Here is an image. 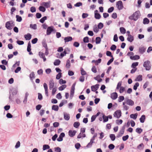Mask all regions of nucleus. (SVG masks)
Returning <instances> with one entry per match:
<instances>
[{
    "label": "nucleus",
    "mask_w": 152,
    "mask_h": 152,
    "mask_svg": "<svg viewBox=\"0 0 152 152\" xmlns=\"http://www.w3.org/2000/svg\"><path fill=\"white\" fill-rule=\"evenodd\" d=\"M140 16L141 14L140 11L138 10L136 11L132 15L129 16V18L130 20L136 21L137 20Z\"/></svg>",
    "instance_id": "f257e3e1"
},
{
    "label": "nucleus",
    "mask_w": 152,
    "mask_h": 152,
    "mask_svg": "<svg viewBox=\"0 0 152 152\" xmlns=\"http://www.w3.org/2000/svg\"><path fill=\"white\" fill-rule=\"evenodd\" d=\"M143 66L145 68L146 70H149L151 68V64L150 61L147 60L145 61L143 63Z\"/></svg>",
    "instance_id": "f03ea898"
},
{
    "label": "nucleus",
    "mask_w": 152,
    "mask_h": 152,
    "mask_svg": "<svg viewBox=\"0 0 152 152\" xmlns=\"http://www.w3.org/2000/svg\"><path fill=\"white\" fill-rule=\"evenodd\" d=\"M53 28L54 27L53 26H50L48 27L46 31L47 35H50L51 33L54 31V32H55L56 30H54Z\"/></svg>",
    "instance_id": "7ed1b4c3"
},
{
    "label": "nucleus",
    "mask_w": 152,
    "mask_h": 152,
    "mask_svg": "<svg viewBox=\"0 0 152 152\" xmlns=\"http://www.w3.org/2000/svg\"><path fill=\"white\" fill-rule=\"evenodd\" d=\"M116 6L119 10H122L124 7L122 2L121 1H118L116 2Z\"/></svg>",
    "instance_id": "20e7f679"
},
{
    "label": "nucleus",
    "mask_w": 152,
    "mask_h": 152,
    "mask_svg": "<svg viewBox=\"0 0 152 152\" xmlns=\"http://www.w3.org/2000/svg\"><path fill=\"white\" fill-rule=\"evenodd\" d=\"M121 111L120 110H118L115 112V117L118 119L121 116Z\"/></svg>",
    "instance_id": "39448f33"
},
{
    "label": "nucleus",
    "mask_w": 152,
    "mask_h": 152,
    "mask_svg": "<svg viewBox=\"0 0 152 152\" xmlns=\"http://www.w3.org/2000/svg\"><path fill=\"white\" fill-rule=\"evenodd\" d=\"M126 103L131 106H132L134 104V102L132 100L129 99H127L126 100Z\"/></svg>",
    "instance_id": "423d86ee"
},
{
    "label": "nucleus",
    "mask_w": 152,
    "mask_h": 152,
    "mask_svg": "<svg viewBox=\"0 0 152 152\" xmlns=\"http://www.w3.org/2000/svg\"><path fill=\"white\" fill-rule=\"evenodd\" d=\"M65 136V133L64 132H62L60 134L59 137L57 139V140L58 142L61 141L63 140V137Z\"/></svg>",
    "instance_id": "0eeeda50"
},
{
    "label": "nucleus",
    "mask_w": 152,
    "mask_h": 152,
    "mask_svg": "<svg viewBox=\"0 0 152 152\" xmlns=\"http://www.w3.org/2000/svg\"><path fill=\"white\" fill-rule=\"evenodd\" d=\"M98 11L96 10L94 11V18L96 19H99L101 18V15L100 14L98 13Z\"/></svg>",
    "instance_id": "6e6552de"
},
{
    "label": "nucleus",
    "mask_w": 152,
    "mask_h": 152,
    "mask_svg": "<svg viewBox=\"0 0 152 152\" xmlns=\"http://www.w3.org/2000/svg\"><path fill=\"white\" fill-rule=\"evenodd\" d=\"M99 84H96L95 85L91 86V91H95L99 88Z\"/></svg>",
    "instance_id": "1a4fd4ad"
},
{
    "label": "nucleus",
    "mask_w": 152,
    "mask_h": 152,
    "mask_svg": "<svg viewBox=\"0 0 152 152\" xmlns=\"http://www.w3.org/2000/svg\"><path fill=\"white\" fill-rule=\"evenodd\" d=\"M76 133V131L75 130H70L68 132L69 135L71 137H73L75 135Z\"/></svg>",
    "instance_id": "9d476101"
},
{
    "label": "nucleus",
    "mask_w": 152,
    "mask_h": 152,
    "mask_svg": "<svg viewBox=\"0 0 152 152\" xmlns=\"http://www.w3.org/2000/svg\"><path fill=\"white\" fill-rule=\"evenodd\" d=\"M49 88L50 90L52 89L54 86V82L53 79H51L49 83Z\"/></svg>",
    "instance_id": "9b49d317"
},
{
    "label": "nucleus",
    "mask_w": 152,
    "mask_h": 152,
    "mask_svg": "<svg viewBox=\"0 0 152 152\" xmlns=\"http://www.w3.org/2000/svg\"><path fill=\"white\" fill-rule=\"evenodd\" d=\"M146 49V48L144 47H140L139 48V51L140 54H142L145 51Z\"/></svg>",
    "instance_id": "f8f14e48"
},
{
    "label": "nucleus",
    "mask_w": 152,
    "mask_h": 152,
    "mask_svg": "<svg viewBox=\"0 0 152 152\" xmlns=\"http://www.w3.org/2000/svg\"><path fill=\"white\" fill-rule=\"evenodd\" d=\"M127 39L129 42H132L134 40V37L131 34H128V37Z\"/></svg>",
    "instance_id": "ddd939ff"
},
{
    "label": "nucleus",
    "mask_w": 152,
    "mask_h": 152,
    "mask_svg": "<svg viewBox=\"0 0 152 152\" xmlns=\"http://www.w3.org/2000/svg\"><path fill=\"white\" fill-rule=\"evenodd\" d=\"M5 27L9 30H11L12 29L10 21H7L6 23Z\"/></svg>",
    "instance_id": "4468645a"
},
{
    "label": "nucleus",
    "mask_w": 152,
    "mask_h": 152,
    "mask_svg": "<svg viewBox=\"0 0 152 152\" xmlns=\"http://www.w3.org/2000/svg\"><path fill=\"white\" fill-rule=\"evenodd\" d=\"M72 39V37L70 36H68L64 38V40L65 42H68L71 41Z\"/></svg>",
    "instance_id": "2eb2a0df"
},
{
    "label": "nucleus",
    "mask_w": 152,
    "mask_h": 152,
    "mask_svg": "<svg viewBox=\"0 0 152 152\" xmlns=\"http://www.w3.org/2000/svg\"><path fill=\"white\" fill-rule=\"evenodd\" d=\"M130 58L131 60H137L139 59L140 57L139 56L136 55L133 56H130Z\"/></svg>",
    "instance_id": "dca6fc26"
},
{
    "label": "nucleus",
    "mask_w": 152,
    "mask_h": 152,
    "mask_svg": "<svg viewBox=\"0 0 152 152\" xmlns=\"http://www.w3.org/2000/svg\"><path fill=\"white\" fill-rule=\"evenodd\" d=\"M24 38L26 40H30L31 38V35L29 33H28L24 35Z\"/></svg>",
    "instance_id": "f3484780"
},
{
    "label": "nucleus",
    "mask_w": 152,
    "mask_h": 152,
    "mask_svg": "<svg viewBox=\"0 0 152 152\" xmlns=\"http://www.w3.org/2000/svg\"><path fill=\"white\" fill-rule=\"evenodd\" d=\"M64 118L66 120L68 121L69 119L70 116L69 115V114H67L66 113L64 112Z\"/></svg>",
    "instance_id": "a211bd4d"
},
{
    "label": "nucleus",
    "mask_w": 152,
    "mask_h": 152,
    "mask_svg": "<svg viewBox=\"0 0 152 152\" xmlns=\"http://www.w3.org/2000/svg\"><path fill=\"white\" fill-rule=\"evenodd\" d=\"M94 79L97 80L99 83H100L102 81V79L100 78V76L99 75H98L96 77H94Z\"/></svg>",
    "instance_id": "6ab92c4d"
},
{
    "label": "nucleus",
    "mask_w": 152,
    "mask_h": 152,
    "mask_svg": "<svg viewBox=\"0 0 152 152\" xmlns=\"http://www.w3.org/2000/svg\"><path fill=\"white\" fill-rule=\"evenodd\" d=\"M42 43V45L45 48V49L48 48L46 42V40L45 39L43 40Z\"/></svg>",
    "instance_id": "aec40b11"
},
{
    "label": "nucleus",
    "mask_w": 152,
    "mask_h": 152,
    "mask_svg": "<svg viewBox=\"0 0 152 152\" xmlns=\"http://www.w3.org/2000/svg\"><path fill=\"white\" fill-rule=\"evenodd\" d=\"M145 119V116L144 115H142L140 118V122L141 123H143Z\"/></svg>",
    "instance_id": "412c9836"
},
{
    "label": "nucleus",
    "mask_w": 152,
    "mask_h": 152,
    "mask_svg": "<svg viewBox=\"0 0 152 152\" xmlns=\"http://www.w3.org/2000/svg\"><path fill=\"white\" fill-rule=\"evenodd\" d=\"M59 109L58 106V105H53L52 107V109L56 111L58 110Z\"/></svg>",
    "instance_id": "4be33fe9"
},
{
    "label": "nucleus",
    "mask_w": 152,
    "mask_h": 152,
    "mask_svg": "<svg viewBox=\"0 0 152 152\" xmlns=\"http://www.w3.org/2000/svg\"><path fill=\"white\" fill-rule=\"evenodd\" d=\"M137 116V113L135 114H131L130 115V117L131 118H133L134 120L136 119Z\"/></svg>",
    "instance_id": "5701e85b"
},
{
    "label": "nucleus",
    "mask_w": 152,
    "mask_h": 152,
    "mask_svg": "<svg viewBox=\"0 0 152 152\" xmlns=\"http://www.w3.org/2000/svg\"><path fill=\"white\" fill-rule=\"evenodd\" d=\"M150 22L149 20L147 18H144L143 20V23L144 24H148Z\"/></svg>",
    "instance_id": "b1692460"
},
{
    "label": "nucleus",
    "mask_w": 152,
    "mask_h": 152,
    "mask_svg": "<svg viewBox=\"0 0 152 152\" xmlns=\"http://www.w3.org/2000/svg\"><path fill=\"white\" fill-rule=\"evenodd\" d=\"M42 5H44L46 8H48L50 7V2H43L42 3Z\"/></svg>",
    "instance_id": "393cba45"
},
{
    "label": "nucleus",
    "mask_w": 152,
    "mask_h": 152,
    "mask_svg": "<svg viewBox=\"0 0 152 152\" xmlns=\"http://www.w3.org/2000/svg\"><path fill=\"white\" fill-rule=\"evenodd\" d=\"M50 148V146L48 145L45 144L43 145L42 149L43 151H45Z\"/></svg>",
    "instance_id": "a878e982"
},
{
    "label": "nucleus",
    "mask_w": 152,
    "mask_h": 152,
    "mask_svg": "<svg viewBox=\"0 0 152 152\" xmlns=\"http://www.w3.org/2000/svg\"><path fill=\"white\" fill-rule=\"evenodd\" d=\"M142 76L141 75H138L135 79L136 81H141L142 80Z\"/></svg>",
    "instance_id": "bb28decb"
},
{
    "label": "nucleus",
    "mask_w": 152,
    "mask_h": 152,
    "mask_svg": "<svg viewBox=\"0 0 152 152\" xmlns=\"http://www.w3.org/2000/svg\"><path fill=\"white\" fill-rule=\"evenodd\" d=\"M61 63V61L59 59H56L54 62V65L55 66L59 65Z\"/></svg>",
    "instance_id": "cd10ccee"
},
{
    "label": "nucleus",
    "mask_w": 152,
    "mask_h": 152,
    "mask_svg": "<svg viewBox=\"0 0 152 152\" xmlns=\"http://www.w3.org/2000/svg\"><path fill=\"white\" fill-rule=\"evenodd\" d=\"M66 87V85L65 84H64L59 87L58 89L59 91H62Z\"/></svg>",
    "instance_id": "c85d7f7f"
},
{
    "label": "nucleus",
    "mask_w": 152,
    "mask_h": 152,
    "mask_svg": "<svg viewBox=\"0 0 152 152\" xmlns=\"http://www.w3.org/2000/svg\"><path fill=\"white\" fill-rule=\"evenodd\" d=\"M101 41V38L99 37H97L96 38V44H99Z\"/></svg>",
    "instance_id": "c756f323"
},
{
    "label": "nucleus",
    "mask_w": 152,
    "mask_h": 152,
    "mask_svg": "<svg viewBox=\"0 0 152 152\" xmlns=\"http://www.w3.org/2000/svg\"><path fill=\"white\" fill-rule=\"evenodd\" d=\"M71 66L70 62L69 59H68L67 60L66 62V68H70Z\"/></svg>",
    "instance_id": "7c9ffc66"
},
{
    "label": "nucleus",
    "mask_w": 152,
    "mask_h": 152,
    "mask_svg": "<svg viewBox=\"0 0 152 152\" xmlns=\"http://www.w3.org/2000/svg\"><path fill=\"white\" fill-rule=\"evenodd\" d=\"M16 20L17 22H20L22 20V17L21 16H19L18 15H16Z\"/></svg>",
    "instance_id": "2f4dec72"
},
{
    "label": "nucleus",
    "mask_w": 152,
    "mask_h": 152,
    "mask_svg": "<svg viewBox=\"0 0 152 152\" xmlns=\"http://www.w3.org/2000/svg\"><path fill=\"white\" fill-rule=\"evenodd\" d=\"M39 10L40 11L43 12H44L46 10L45 8L42 6H40L39 7Z\"/></svg>",
    "instance_id": "473e14b6"
},
{
    "label": "nucleus",
    "mask_w": 152,
    "mask_h": 152,
    "mask_svg": "<svg viewBox=\"0 0 152 152\" xmlns=\"http://www.w3.org/2000/svg\"><path fill=\"white\" fill-rule=\"evenodd\" d=\"M138 64L139 63L138 62L133 63L131 65V67L134 69L137 68L136 66L138 65Z\"/></svg>",
    "instance_id": "72a5a7b5"
},
{
    "label": "nucleus",
    "mask_w": 152,
    "mask_h": 152,
    "mask_svg": "<svg viewBox=\"0 0 152 152\" xmlns=\"http://www.w3.org/2000/svg\"><path fill=\"white\" fill-rule=\"evenodd\" d=\"M64 103H67V101L65 100H63L60 103L59 105V106L60 107H62L64 104Z\"/></svg>",
    "instance_id": "f704fd0d"
},
{
    "label": "nucleus",
    "mask_w": 152,
    "mask_h": 152,
    "mask_svg": "<svg viewBox=\"0 0 152 152\" xmlns=\"http://www.w3.org/2000/svg\"><path fill=\"white\" fill-rule=\"evenodd\" d=\"M81 74L83 76L86 74L87 73L82 67L80 68Z\"/></svg>",
    "instance_id": "c9c22d12"
},
{
    "label": "nucleus",
    "mask_w": 152,
    "mask_h": 152,
    "mask_svg": "<svg viewBox=\"0 0 152 152\" xmlns=\"http://www.w3.org/2000/svg\"><path fill=\"white\" fill-rule=\"evenodd\" d=\"M125 91V87L123 86H122L120 88L119 90V92L120 93H122Z\"/></svg>",
    "instance_id": "e433bc0d"
},
{
    "label": "nucleus",
    "mask_w": 152,
    "mask_h": 152,
    "mask_svg": "<svg viewBox=\"0 0 152 152\" xmlns=\"http://www.w3.org/2000/svg\"><path fill=\"white\" fill-rule=\"evenodd\" d=\"M47 19V17L46 16H45L42 18L40 20L39 22L42 23H43Z\"/></svg>",
    "instance_id": "4c0bfd02"
},
{
    "label": "nucleus",
    "mask_w": 152,
    "mask_h": 152,
    "mask_svg": "<svg viewBox=\"0 0 152 152\" xmlns=\"http://www.w3.org/2000/svg\"><path fill=\"white\" fill-rule=\"evenodd\" d=\"M115 122L117 125H120L122 124L123 121L121 119H117L116 120Z\"/></svg>",
    "instance_id": "58836bf2"
},
{
    "label": "nucleus",
    "mask_w": 152,
    "mask_h": 152,
    "mask_svg": "<svg viewBox=\"0 0 152 152\" xmlns=\"http://www.w3.org/2000/svg\"><path fill=\"white\" fill-rule=\"evenodd\" d=\"M80 125V123L79 122H76L74 123L73 126L74 127L77 128Z\"/></svg>",
    "instance_id": "ea45409f"
},
{
    "label": "nucleus",
    "mask_w": 152,
    "mask_h": 152,
    "mask_svg": "<svg viewBox=\"0 0 152 152\" xmlns=\"http://www.w3.org/2000/svg\"><path fill=\"white\" fill-rule=\"evenodd\" d=\"M122 83V81H120L119 82L117 85L116 88V90H118L120 88H121V87H122L121 86V85Z\"/></svg>",
    "instance_id": "a19ab883"
},
{
    "label": "nucleus",
    "mask_w": 152,
    "mask_h": 152,
    "mask_svg": "<svg viewBox=\"0 0 152 152\" xmlns=\"http://www.w3.org/2000/svg\"><path fill=\"white\" fill-rule=\"evenodd\" d=\"M69 53H67L66 52V51H64L63 52V53H62L60 54V56L61 57H60V58H62L63 57L65 56L66 54H69Z\"/></svg>",
    "instance_id": "79ce46f5"
},
{
    "label": "nucleus",
    "mask_w": 152,
    "mask_h": 152,
    "mask_svg": "<svg viewBox=\"0 0 152 152\" xmlns=\"http://www.w3.org/2000/svg\"><path fill=\"white\" fill-rule=\"evenodd\" d=\"M120 32L122 34H125L126 32L125 29L123 27H121L120 28Z\"/></svg>",
    "instance_id": "37998d69"
},
{
    "label": "nucleus",
    "mask_w": 152,
    "mask_h": 152,
    "mask_svg": "<svg viewBox=\"0 0 152 152\" xmlns=\"http://www.w3.org/2000/svg\"><path fill=\"white\" fill-rule=\"evenodd\" d=\"M102 118L103 119V122H105L108 121V117L105 116L104 115H103L102 116Z\"/></svg>",
    "instance_id": "c03bdc74"
},
{
    "label": "nucleus",
    "mask_w": 152,
    "mask_h": 152,
    "mask_svg": "<svg viewBox=\"0 0 152 152\" xmlns=\"http://www.w3.org/2000/svg\"><path fill=\"white\" fill-rule=\"evenodd\" d=\"M84 43H88L89 42V38L88 37H84L83 39Z\"/></svg>",
    "instance_id": "a18cd8bd"
},
{
    "label": "nucleus",
    "mask_w": 152,
    "mask_h": 152,
    "mask_svg": "<svg viewBox=\"0 0 152 152\" xmlns=\"http://www.w3.org/2000/svg\"><path fill=\"white\" fill-rule=\"evenodd\" d=\"M18 92L17 89L15 88L12 90V94L13 96L17 94Z\"/></svg>",
    "instance_id": "49530a36"
},
{
    "label": "nucleus",
    "mask_w": 152,
    "mask_h": 152,
    "mask_svg": "<svg viewBox=\"0 0 152 152\" xmlns=\"http://www.w3.org/2000/svg\"><path fill=\"white\" fill-rule=\"evenodd\" d=\"M142 131V129L140 128H138L136 129V132L138 134H140Z\"/></svg>",
    "instance_id": "de8ad7c7"
},
{
    "label": "nucleus",
    "mask_w": 152,
    "mask_h": 152,
    "mask_svg": "<svg viewBox=\"0 0 152 152\" xmlns=\"http://www.w3.org/2000/svg\"><path fill=\"white\" fill-rule=\"evenodd\" d=\"M124 99V97L123 96H120L118 97V102H122Z\"/></svg>",
    "instance_id": "09e8293b"
},
{
    "label": "nucleus",
    "mask_w": 152,
    "mask_h": 152,
    "mask_svg": "<svg viewBox=\"0 0 152 152\" xmlns=\"http://www.w3.org/2000/svg\"><path fill=\"white\" fill-rule=\"evenodd\" d=\"M139 84L138 82H136L133 86V89L136 90L137 89V87L139 86Z\"/></svg>",
    "instance_id": "8fccbe9b"
},
{
    "label": "nucleus",
    "mask_w": 152,
    "mask_h": 152,
    "mask_svg": "<svg viewBox=\"0 0 152 152\" xmlns=\"http://www.w3.org/2000/svg\"><path fill=\"white\" fill-rule=\"evenodd\" d=\"M30 27L34 30H36L37 29V26L35 24L33 25L31 24L30 25Z\"/></svg>",
    "instance_id": "3c124183"
},
{
    "label": "nucleus",
    "mask_w": 152,
    "mask_h": 152,
    "mask_svg": "<svg viewBox=\"0 0 152 152\" xmlns=\"http://www.w3.org/2000/svg\"><path fill=\"white\" fill-rule=\"evenodd\" d=\"M62 74L61 73H59L56 76V79L57 80L60 79V78L62 77Z\"/></svg>",
    "instance_id": "603ef678"
},
{
    "label": "nucleus",
    "mask_w": 152,
    "mask_h": 152,
    "mask_svg": "<svg viewBox=\"0 0 152 152\" xmlns=\"http://www.w3.org/2000/svg\"><path fill=\"white\" fill-rule=\"evenodd\" d=\"M59 83L61 84H65L66 83V81L62 79H60L59 81Z\"/></svg>",
    "instance_id": "864d4df0"
},
{
    "label": "nucleus",
    "mask_w": 152,
    "mask_h": 152,
    "mask_svg": "<svg viewBox=\"0 0 152 152\" xmlns=\"http://www.w3.org/2000/svg\"><path fill=\"white\" fill-rule=\"evenodd\" d=\"M124 132H123L121 131L120 130L119 132L118 133V134L117 135L116 137H121L122 135L124 134Z\"/></svg>",
    "instance_id": "5fc2aeb1"
},
{
    "label": "nucleus",
    "mask_w": 152,
    "mask_h": 152,
    "mask_svg": "<svg viewBox=\"0 0 152 152\" xmlns=\"http://www.w3.org/2000/svg\"><path fill=\"white\" fill-rule=\"evenodd\" d=\"M103 24L101 22H100L99 23L98 25V28L99 29H102L103 27Z\"/></svg>",
    "instance_id": "6e6d98bb"
},
{
    "label": "nucleus",
    "mask_w": 152,
    "mask_h": 152,
    "mask_svg": "<svg viewBox=\"0 0 152 152\" xmlns=\"http://www.w3.org/2000/svg\"><path fill=\"white\" fill-rule=\"evenodd\" d=\"M30 78L31 79H32V78H35V74L33 72H32L30 75Z\"/></svg>",
    "instance_id": "4d7b16f0"
},
{
    "label": "nucleus",
    "mask_w": 152,
    "mask_h": 152,
    "mask_svg": "<svg viewBox=\"0 0 152 152\" xmlns=\"http://www.w3.org/2000/svg\"><path fill=\"white\" fill-rule=\"evenodd\" d=\"M114 10V7H111L109 8L107 10V12L109 13H111Z\"/></svg>",
    "instance_id": "13d9d810"
},
{
    "label": "nucleus",
    "mask_w": 152,
    "mask_h": 152,
    "mask_svg": "<svg viewBox=\"0 0 152 152\" xmlns=\"http://www.w3.org/2000/svg\"><path fill=\"white\" fill-rule=\"evenodd\" d=\"M91 71L94 73H96L97 72L96 68L95 66H93L91 69Z\"/></svg>",
    "instance_id": "bf43d9fd"
},
{
    "label": "nucleus",
    "mask_w": 152,
    "mask_h": 152,
    "mask_svg": "<svg viewBox=\"0 0 152 152\" xmlns=\"http://www.w3.org/2000/svg\"><path fill=\"white\" fill-rule=\"evenodd\" d=\"M82 3L81 2H78L75 4L74 6L75 7H79L82 6Z\"/></svg>",
    "instance_id": "052dcab7"
},
{
    "label": "nucleus",
    "mask_w": 152,
    "mask_h": 152,
    "mask_svg": "<svg viewBox=\"0 0 152 152\" xmlns=\"http://www.w3.org/2000/svg\"><path fill=\"white\" fill-rule=\"evenodd\" d=\"M114 60V58L113 57H112L108 61L107 63V64L108 65H109L111 63H112L113 61Z\"/></svg>",
    "instance_id": "680f3d73"
},
{
    "label": "nucleus",
    "mask_w": 152,
    "mask_h": 152,
    "mask_svg": "<svg viewBox=\"0 0 152 152\" xmlns=\"http://www.w3.org/2000/svg\"><path fill=\"white\" fill-rule=\"evenodd\" d=\"M38 39L37 38H34L32 39L31 40V43L33 44H36L37 42Z\"/></svg>",
    "instance_id": "e2e57ef3"
},
{
    "label": "nucleus",
    "mask_w": 152,
    "mask_h": 152,
    "mask_svg": "<svg viewBox=\"0 0 152 152\" xmlns=\"http://www.w3.org/2000/svg\"><path fill=\"white\" fill-rule=\"evenodd\" d=\"M86 44L84 43H82V46L83 49L85 51H86Z\"/></svg>",
    "instance_id": "0e129e2a"
},
{
    "label": "nucleus",
    "mask_w": 152,
    "mask_h": 152,
    "mask_svg": "<svg viewBox=\"0 0 152 152\" xmlns=\"http://www.w3.org/2000/svg\"><path fill=\"white\" fill-rule=\"evenodd\" d=\"M129 136L126 135V136H124L122 137V140L123 141H125L127 140L129 138Z\"/></svg>",
    "instance_id": "69168bd1"
},
{
    "label": "nucleus",
    "mask_w": 152,
    "mask_h": 152,
    "mask_svg": "<svg viewBox=\"0 0 152 152\" xmlns=\"http://www.w3.org/2000/svg\"><path fill=\"white\" fill-rule=\"evenodd\" d=\"M42 16V14L40 13L37 12L36 14V18H40Z\"/></svg>",
    "instance_id": "338daca9"
},
{
    "label": "nucleus",
    "mask_w": 152,
    "mask_h": 152,
    "mask_svg": "<svg viewBox=\"0 0 152 152\" xmlns=\"http://www.w3.org/2000/svg\"><path fill=\"white\" fill-rule=\"evenodd\" d=\"M30 11L31 12L33 13L36 12V9L34 7H32L30 8Z\"/></svg>",
    "instance_id": "774afa93"
}]
</instances>
